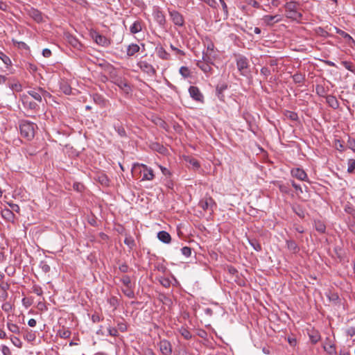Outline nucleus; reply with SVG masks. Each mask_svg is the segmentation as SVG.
Returning a JSON list of instances; mask_svg holds the SVG:
<instances>
[{"mask_svg":"<svg viewBox=\"0 0 355 355\" xmlns=\"http://www.w3.org/2000/svg\"><path fill=\"white\" fill-rule=\"evenodd\" d=\"M36 128V124L28 121H21L19 123V130L21 137L28 141L33 139Z\"/></svg>","mask_w":355,"mask_h":355,"instance_id":"1","label":"nucleus"},{"mask_svg":"<svg viewBox=\"0 0 355 355\" xmlns=\"http://www.w3.org/2000/svg\"><path fill=\"white\" fill-rule=\"evenodd\" d=\"M132 172H139L140 174L139 178H141V180H153L154 178L153 170L151 168H148L144 164H134L132 167Z\"/></svg>","mask_w":355,"mask_h":355,"instance_id":"2","label":"nucleus"},{"mask_svg":"<svg viewBox=\"0 0 355 355\" xmlns=\"http://www.w3.org/2000/svg\"><path fill=\"white\" fill-rule=\"evenodd\" d=\"M123 286L121 291L123 293L130 299L135 297L134 284L132 283L130 277L128 275H123L120 279Z\"/></svg>","mask_w":355,"mask_h":355,"instance_id":"3","label":"nucleus"},{"mask_svg":"<svg viewBox=\"0 0 355 355\" xmlns=\"http://www.w3.org/2000/svg\"><path fill=\"white\" fill-rule=\"evenodd\" d=\"M28 94L38 102H42V98H45L46 96H50L49 93L41 87L29 90L28 91Z\"/></svg>","mask_w":355,"mask_h":355,"instance_id":"4","label":"nucleus"},{"mask_svg":"<svg viewBox=\"0 0 355 355\" xmlns=\"http://www.w3.org/2000/svg\"><path fill=\"white\" fill-rule=\"evenodd\" d=\"M158 166L160 168L161 172L164 176L163 178H162V179H163V182H164V184L169 189L172 188V187H173V182L171 180L172 174H171L170 170L168 168L164 167L161 165H159Z\"/></svg>","mask_w":355,"mask_h":355,"instance_id":"5","label":"nucleus"},{"mask_svg":"<svg viewBox=\"0 0 355 355\" xmlns=\"http://www.w3.org/2000/svg\"><path fill=\"white\" fill-rule=\"evenodd\" d=\"M189 92L191 97L198 102H202L203 101V95L200 92L198 87L196 86H191L189 89Z\"/></svg>","mask_w":355,"mask_h":355,"instance_id":"6","label":"nucleus"},{"mask_svg":"<svg viewBox=\"0 0 355 355\" xmlns=\"http://www.w3.org/2000/svg\"><path fill=\"white\" fill-rule=\"evenodd\" d=\"M199 205L203 210L206 211L209 209H212V207L216 206V204L211 197H207L200 200Z\"/></svg>","mask_w":355,"mask_h":355,"instance_id":"7","label":"nucleus"},{"mask_svg":"<svg viewBox=\"0 0 355 355\" xmlns=\"http://www.w3.org/2000/svg\"><path fill=\"white\" fill-rule=\"evenodd\" d=\"M160 352L164 355H171L172 352V347L171 343L167 340H162L159 343Z\"/></svg>","mask_w":355,"mask_h":355,"instance_id":"8","label":"nucleus"},{"mask_svg":"<svg viewBox=\"0 0 355 355\" xmlns=\"http://www.w3.org/2000/svg\"><path fill=\"white\" fill-rule=\"evenodd\" d=\"M236 65L241 73L243 74V70L248 67V62L247 58L244 56H239L236 59Z\"/></svg>","mask_w":355,"mask_h":355,"instance_id":"9","label":"nucleus"},{"mask_svg":"<svg viewBox=\"0 0 355 355\" xmlns=\"http://www.w3.org/2000/svg\"><path fill=\"white\" fill-rule=\"evenodd\" d=\"M170 15L173 23L177 25L182 26L184 24V19L182 15H180L178 11H171L170 12Z\"/></svg>","mask_w":355,"mask_h":355,"instance_id":"10","label":"nucleus"},{"mask_svg":"<svg viewBox=\"0 0 355 355\" xmlns=\"http://www.w3.org/2000/svg\"><path fill=\"white\" fill-rule=\"evenodd\" d=\"M291 175L293 177L302 181L307 179V175L304 170L297 168L291 170Z\"/></svg>","mask_w":355,"mask_h":355,"instance_id":"11","label":"nucleus"},{"mask_svg":"<svg viewBox=\"0 0 355 355\" xmlns=\"http://www.w3.org/2000/svg\"><path fill=\"white\" fill-rule=\"evenodd\" d=\"M157 237L160 241L166 244H168L171 241V235L166 231H160L157 233Z\"/></svg>","mask_w":355,"mask_h":355,"instance_id":"12","label":"nucleus"},{"mask_svg":"<svg viewBox=\"0 0 355 355\" xmlns=\"http://www.w3.org/2000/svg\"><path fill=\"white\" fill-rule=\"evenodd\" d=\"M1 216L6 220L13 223L15 218V216L12 211L8 208H5L1 211Z\"/></svg>","mask_w":355,"mask_h":355,"instance_id":"13","label":"nucleus"},{"mask_svg":"<svg viewBox=\"0 0 355 355\" xmlns=\"http://www.w3.org/2000/svg\"><path fill=\"white\" fill-rule=\"evenodd\" d=\"M263 21L268 26L272 25L274 23L279 22L281 20L279 15H265L263 19Z\"/></svg>","mask_w":355,"mask_h":355,"instance_id":"14","label":"nucleus"},{"mask_svg":"<svg viewBox=\"0 0 355 355\" xmlns=\"http://www.w3.org/2000/svg\"><path fill=\"white\" fill-rule=\"evenodd\" d=\"M140 47L137 44H131L127 46L126 53L127 55L130 57L133 56L136 53L139 52Z\"/></svg>","mask_w":355,"mask_h":355,"instance_id":"15","label":"nucleus"},{"mask_svg":"<svg viewBox=\"0 0 355 355\" xmlns=\"http://www.w3.org/2000/svg\"><path fill=\"white\" fill-rule=\"evenodd\" d=\"M94 39L96 44L102 46H108L110 44V41L101 35L96 34Z\"/></svg>","mask_w":355,"mask_h":355,"instance_id":"16","label":"nucleus"},{"mask_svg":"<svg viewBox=\"0 0 355 355\" xmlns=\"http://www.w3.org/2000/svg\"><path fill=\"white\" fill-rule=\"evenodd\" d=\"M29 15L37 22H40L42 21V13L34 8H31L28 11Z\"/></svg>","mask_w":355,"mask_h":355,"instance_id":"17","label":"nucleus"},{"mask_svg":"<svg viewBox=\"0 0 355 355\" xmlns=\"http://www.w3.org/2000/svg\"><path fill=\"white\" fill-rule=\"evenodd\" d=\"M326 101L328 105L334 109H337L339 106L338 101L334 96H327Z\"/></svg>","mask_w":355,"mask_h":355,"instance_id":"18","label":"nucleus"},{"mask_svg":"<svg viewBox=\"0 0 355 355\" xmlns=\"http://www.w3.org/2000/svg\"><path fill=\"white\" fill-rule=\"evenodd\" d=\"M286 245L288 249L293 253H297L300 250L296 242L293 240L286 241Z\"/></svg>","mask_w":355,"mask_h":355,"instance_id":"19","label":"nucleus"},{"mask_svg":"<svg viewBox=\"0 0 355 355\" xmlns=\"http://www.w3.org/2000/svg\"><path fill=\"white\" fill-rule=\"evenodd\" d=\"M197 66L205 73H210L211 71V67L210 63L203 62L202 61H198Z\"/></svg>","mask_w":355,"mask_h":355,"instance_id":"20","label":"nucleus"},{"mask_svg":"<svg viewBox=\"0 0 355 355\" xmlns=\"http://www.w3.org/2000/svg\"><path fill=\"white\" fill-rule=\"evenodd\" d=\"M71 333L68 328L62 327L58 331L57 335L62 338H68L70 337Z\"/></svg>","mask_w":355,"mask_h":355,"instance_id":"21","label":"nucleus"},{"mask_svg":"<svg viewBox=\"0 0 355 355\" xmlns=\"http://www.w3.org/2000/svg\"><path fill=\"white\" fill-rule=\"evenodd\" d=\"M184 160L189 163L194 169H198L200 166V163L198 161L190 156H187L184 158Z\"/></svg>","mask_w":355,"mask_h":355,"instance_id":"22","label":"nucleus"},{"mask_svg":"<svg viewBox=\"0 0 355 355\" xmlns=\"http://www.w3.org/2000/svg\"><path fill=\"white\" fill-rule=\"evenodd\" d=\"M68 42L73 47L77 49H80L82 47L81 43L78 40V39L72 35H69L68 37Z\"/></svg>","mask_w":355,"mask_h":355,"instance_id":"23","label":"nucleus"},{"mask_svg":"<svg viewBox=\"0 0 355 355\" xmlns=\"http://www.w3.org/2000/svg\"><path fill=\"white\" fill-rule=\"evenodd\" d=\"M9 87L16 92H21L22 90V86L20 83L17 80H13L12 82L9 83Z\"/></svg>","mask_w":355,"mask_h":355,"instance_id":"24","label":"nucleus"},{"mask_svg":"<svg viewBox=\"0 0 355 355\" xmlns=\"http://www.w3.org/2000/svg\"><path fill=\"white\" fill-rule=\"evenodd\" d=\"M6 325H7V328L8 329V330L10 331H11L12 333L15 334H20V328L17 324H14L10 322H7Z\"/></svg>","mask_w":355,"mask_h":355,"instance_id":"25","label":"nucleus"},{"mask_svg":"<svg viewBox=\"0 0 355 355\" xmlns=\"http://www.w3.org/2000/svg\"><path fill=\"white\" fill-rule=\"evenodd\" d=\"M292 209L300 218L305 217V211L300 205H293Z\"/></svg>","mask_w":355,"mask_h":355,"instance_id":"26","label":"nucleus"},{"mask_svg":"<svg viewBox=\"0 0 355 355\" xmlns=\"http://www.w3.org/2000/svg\"><path fill=\"white\" fill-rule=\"evenodd\" d=\"M130 31L132 33L135 34L141 31V25L140 22L136 21L130 27Z\"/></svg>","mask_w":355,"mask_h":355,"instance_id":"27","label":"nucleus"},{"mask_svg":"<svg viewBox=\"0 0 355 355\" xmlns=\"http://www.w3.org/2000/svg\"><path fill=\"white\" fill-rule=\"evenodd\" d=\"M141 68L148 73H154L155 70L152 65L148 64L145 62H141L140 64Z\"/></svg>","mask_w":355,"mask_h":355,"instance_id":"28","label":"nucleus"},{"mask_svg":"<svg viewBox=\"0 0 355 355\" xmlns=\"http://www.w3.org/2000/svg\"><path fill=\"white\" fill-rule=\"evenodd\" d=\"M23 105L26 107H28L31 110H35L37 107V105L34 102H28L27 100V97L24 96L22 99Z\"/></svg>","mask_w":355,"mask_h":355,"instance_id":"29","label":"nucleus"},{"mask_svg":"<svg viewBox=\"0 0 355 355\" xmlns=\"http://www.w3.org/2000/svg\"><path fill=\"white\" fill-rule=\"evenodd\" d=\"M293 79L295 83H302L305 80V76L301 73H296L293 76Z\"/></svg>","mask_w":355,"mask_h":355,"instance_id":"30","label":"nucleus"},{"mask_svg":"<svg viewBox=\"0 0 355 355\" xmlns=\"http://www.w3.org/2000/svg\"><path fill=\"white\" fill-rule=\"evenodd\" d=\"M309 338L312 343H317L320 339V335L318 331H313L309 334Z\"/></svg>","mask_w":355,"mask_h":355,"instance_id":"31","label":"nucleus"},{"mask_svg":"<svg viewBox=\"0 0 355 355\" xmlns=\"http://www.w3.org/2000/svg\"><path fill=\"white\" fill-rule=\"evenodd\" d=\"M9 338L15 346L18 348H21L22 347V342L18 337L10 336Z\"/></svg>","mask_w":355,"mask_h":355,"instance_id":"32","label":"nucleus"},{"mask_svg":"<svg viewBox=\"0 0 355 355\" xmlns=\"http://www.w3.org/2000/svg\"><path fill=\"white\" fill-rule=\"evenodd\" d=\"M324 349L330 355H335L336 354V348L333 344L329 343L324 346Z\"/></svg>","mask_w":355,"mask_h":355,"instance_id":"33","label":"nucleus"},{"mask_svg":"<svg viewBox=\"0 0 355 355\" xmlns=\"http://www.w3.org/2000/svg\"><path fill=\"white\" fill-rule=\"evenodd\" d=\"M250 245L254 248V250L259 252L261 250V244L256 239L249 240Z\"/></svg>","mask_w":355,"mask_h":355,"instance_id":"34","label":"nucleus"},{"mask_svg":"<svg viewBox=\"0 0 355 355\" xmlns=\"http://www.w3.org/2000/svg\"><path fill=\"white\" fill-rule=\"evenodd\" d=\"M286 16L288 18H291L293 19H297L299 17H301V15L297 10H293V11H287Z\"/></svg>","mask_w":355,"mask_h":355,"instance_id":"35","label":"nucleus"},{"mask_svg":"<svg viewBox=\"0 0 355 355\" xmlns=\"http://www.w3.org/2000/svg\"><path fill=\"white\" fill-rule=\"evenodd\" d=\"M315 230L320 233H324L325 232L326 227L321 221L315 222Z\"/></svg>","mask_w":355,"mask_h":355,"instance_id":"36","label":"nucleus"},{"mask_svg":"<svg viewBox=\"0 0 355 355\" xmlns=\"http://www.w3.org/2000/svg\"><path fill=\"white\" fill-rule=\"evenodd\" d=\"M0 59L3 61V62L6 66H10L11 64V60L8 56L4 54L2 51H0Z\"/></svg>","mask_w":355,"mask_h":355,"instance_id":"37","label":"nucleus"},{"mask_svg":"<svg viewBox=\"0 0 355 355\" xmlns=\"http://www.w3.org/2000/svg\"><path fill=\"white\" fill-rule=\"evenodd\" d=\"M180 73L184 77V78H188L191 76L190 70L187 67H181L180 69Z\"/></svg>","mask_w":355,"mask_h":355,"instance_id":"38","label":"nucleus"},{"mask_svg":"<svg viewBox=\"0 0 355 355\" xmlns=\"http://www.w3.org/2000/svg\"><path fill=\"white\" fill-rule=\"evenodd\" d=\"M297 4L296 2L291 1L286 4V10L287 11H293L297 10Z\"/></svg>","mask_w":355,"mask_h":355,"instance_id":"39","label":"nucleus"},{"mask_svg":"<svg viewBox=\"0 0 355 355\" xmlns=\"http://www.w3.org/2000/svg\"><path fill=\"white\" fill-rule=\"evenodd\" d=\"M284 115L291 119L292 121H297L298 119V116L297 113L291 111H286Z\"/></svg>","mask_w":355,"mask_h":355,"instance_id":"40","label":"nucleus"},{"mask_svg":"<svg viewBox=\"0 0 355 355\" xmlns=\"http://www.w3.org/2000/svg\"><path fill=\"white\" fill-rule=\"evenodd\" d=\"M355 170V159H349L348 160L347 172L352 173Z\"/></svg>","mask_w":355,"mask_h":355,"instance_id":"41","label":"nucleus"},{"mask_svg":"<svg viewBox=\"0 0 355 355\" xmlns=\"http://www.w3.org/2000/svg\"><path fill=\"white\" fill-rule=\"evenodd\" d=\"M60 89L63 92V93L67 95L70 94L71 92V87L67 83L61 84Z\"/></svg>","mask_w":355,"mask_h":355,"instance_id":"42","label":"nucleus"},{"mask_svg":"<svg viewBox=\"0 0 355 355\" xmlns=\"http://www.w3.org/2000/svg\"><path fill=\"white\" fill-rule=\"evenodd\" d=\"M40 267L42 269V270L45 273L49 272L51 269L50 266L46 261H44L40 262Z\"/></svg>","mask_w":355,"mask_h":355,"instance_id":"43","label":"nucleus"},{"mask_svg":"<svg viewBox=\"0 0 355 355\" xmlns=\"http://www.w3.org/2000/svg\"><path fill=\"white\" fill-rule=\"evenodd\" d=\"M336 33H338L339 35H340L341 36H343L345 39L347 40L348 41H351L353 43H355L353 38L348 33H345V31H341V30H338L336 31Z\"/></svg>","mask_w":355,"mask_h":355,"instance_id":"44","label":"nucleus"},{"mask_svg":"<svg viewBox=\"0 0 355 355\" xmlns=\"http://www.w3.org/2000/svg\"><path fill=\"white\" fill-rule=\"evenodd\" d=\"M0 348L3 355H12L11 350L8 346L1 345Z\"/></svg>","mask_w":355,"mask_h":355,"instance_id":"45","label":"nucleus"},{"mask_svg":"<svg viewBox=\"0 0 355 355\" xmlns=\"http://www.w3.org/2000/svg\"><path fill=\"white\" fill-rule=\"evenodd\" d=\"M94 101L96 103H98V105H104V104H105V101H104L103 98L101 95H98V94H96L94 96Z\"/></svg>","mask_w":355,"mask_h":355,"instance_id":"46","label":"nucleus"},{"mask_svg":"<svg viewBox=\"0 0 355 355\" xmlns=\"http://www.w3.org/2000/svg\"><path fill=\"white\" fill-rule=\"evenodd\" d=\"M202 60L203 62L212 63L211 53L204 51L202 55Z\"/></svg>","mask_w":355,"mask_h":355,"instance_id":"47","label":"nucleus"},{"mask_svg":"<svg viewBox=\"0 0 355 355\" xmlns=\"http://www.w3.org/2000/svg\"><path fill=\"white\" fill-rule=\"evenodd\" d=\"M157 22L163 24L165 22V17L162 12L157 10Z\"/></svg>","mask_w":355,"mask_h":355,"instance_id":"48","label":"nucleus"},{"mask_svg":"<svg viewBox=\"0 0 355 355\" xmlns=\"http://www.w3.org/2000/svg\"><path fill=\"white\" fill-rule=\"evenodd\" d=\"M33 289V292L35 294H37V295L39 296H41L43 294V291H42V288L38 286V285H34L32 288Z\"/></svg>","mask_w":355,"mask_h":355,"instance_id":"49","label":"nucleus"},{"mask_svg":"<svg viewBox=\"0 0 355 355\" xmlns=\"http://www.w3.org/2000/svg\"><path fill=\"white\" fill-rule=\"evenodd\" d=\"M341 64L347 70L353 71V64L351 62L342 61Z\"/></svg>","mask_w":355,"mask_h":355,"instance_id":"50","label":"nucleus"},{"mask_svg":"<svg viewBox=\"0 0 355 355\" xmlns=\"http://www.w3.org/2000/svg\"><path fill=\"white\" fill-rule=\"evenodd\" d=\"M316 92L318 95L320 96H324L326 94V91L324 88V87L321 85H317L316 86Z\"/></svg>","mask_w":355,"mask_h":355,"instance_id":"51","label":"nucleus"},{"mask_svg":"<svg viewBox=\"0 0 355 355\" xmlns=\"http://www.w3.org/2000/svg\"><path fill=\"white\" fill-rule=\"evenodd\" d=\"M182 254H184L185 257H189L191 254V249L189 247H183L181 249Z\"/></svg>","mask_w":355,"mask_h":355,"instance_id":"52","label":"nucleus"},{"mask_svg":"<svg viewBox=\"0 0 355 355\" xmlns=\"http://www.w3.org/2000/svg\"><path fill=\"white\" fill-rule=\"evenodd\" d=\"M347 146L352 150L355 152V139L349 137L348 141H347Z\"/></svg>","mask_w":355,"mask_h":355,"instance_id":"53","label":"nucleus"},{"mask_svg":"<svg viewBox=\"0 0 355 355\" xmlns=\"http://www.w3.org/2000/svg\"><path fill=\"white\" fill-rule=\"evenodd\" d=\"M124 243L130 248H132L135 245V241L132 239V238L130 236L125 237V239L124 240Z\"/></svg>","mask_w":355,"mask_h":355,"instance_id":"54","label":"nucleus"},{"mask_svg":"<svg viewBox=\"0 0 355 355\" xmlns=\"http://www.w3.org/2000/svg\"><path fill=\"white\" fill-rule=\"evenodd\" d=\"M159 56L162 59H168L169 55L161 47L159 50Z\"/></svg>","mask_w":355,"mask_h":355,"instance_id":"55","label":"nucleus"},{"mask_svg":"<svg viewBox=\"0 0 355 355\" xmlns=\"http://www.w3.org/2000/svg\"><path fill=\"white\" fill-rule=\"evenodd\" d=\"M181 334L187 340H189L191 338V334L185 329L181 330Z\"/></svg>","mask_w":355,"mask_h":355,"instance_id":"56","label":"nucleus"},{"mask_svg":"<svg viewBox=\"0 0 355 355\" xmlns=\"http://www.w3.org/2000/svg\"><path fill=\"white\" fill-rule=\"evenodd\" d=\"M220 3L224 11L225 18L227 19L229 16L227 6L225 1H221Z\"/></svg>","mask_w":355,"mask_h":355,"instance_id":"57","label":"nucleus"},{"mask_svg":"<svg viewBox=\"0 0 355 355\" xmlns=\"http://www.w3.org/2000/svg\"><path fill=\"white\" fill-rule=\"evenodd\" d=\"M10 285L8 283L2 282L0 284V289L1 291L7 292L9 289Z\"/></svg>","mask_w":355,"mask_h":355,"instance_id":"58","label":"nucleus"},{"mask_svg":"<svg viewBox=\"0 0 355 355\" xmlns=\"http://www.w3.org/2000/svg\"><path fill=\"white\" fill-rule=\"evenodd\" d=\"M108 333L112 336H118V331L116 329L113 327H109L108 328Z\"/></svg>","mask_w":355,"mask_h":355,"instance_id":"59","label":"nucleus"},{"mask_svg":"<svg viewBox=\"0 0 355 355\" xmlns=\"http://www.w3.org/2000/svg\"><path fill=\"white\" fill-rule=\"evenodd\" d=\"M261 73L264 76L268 77L270 75V70L267 67H263L261 69Z\"/></svg>","mask_w":355,"mask_h":355,"instance_id":"60","label":"nucleus"},{"mask_svg":"<svg viewBox=\"0 0 355 355\" xmlns=\"http://www.w3.org/2000/svg\"><path fill=\"white\" fill-rule=\"evenodd\" d=\"M335 146L338 150L343 151L344 150V146L339 140L336 141Z\"/></svg>","mask_w":355,"mask_h":355,"instance_id":"61","label":"nucleus"},{"mask_svg":"<svg viewBox=\"0 0 355 355\" xmlns=\"http://www.w3.org/2000/svg\"><path fill=\"white\" fill-rule=\"evenodd\" d=\"M42 55L45 58H49L51 55V51L49 49H44L42 51Z\"/></svg>","mask_w":355,"mask_h":355,"instance_id":"62","label":"nucleus"},{"mask_svg":"<svg viewBox=\"0 0 355 355\" xmlns=\"http://www.w3.org/2000/svg\"><path fill=\"white\" fill-rule=\"evenodd\" d=\"M279 189L280 191L282 193H288V187L285 184H279Z\"/></svg>","mask_w":355,"mask_h":355,"instance_id":"63","label":"nucleus"},{"mask_svg":"<svg viewBox=\"0 0 355 355\" xmlns=\"http://www.w3.org/2000/svg\"><path fill=\"white\" fill-rule=\"evenodd\" d=\"M347 334L350 336L351 337L354 336L355 335V327H350L347 329Z\"/></svg>","mask_w":355,"mask_h":355,"instance_id":"64","label":"nucleus"}]
</instances>
